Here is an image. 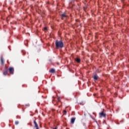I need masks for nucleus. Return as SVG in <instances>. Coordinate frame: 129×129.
I'll use <instances>...</instances> for the list:
<instances>
[{"instance_id":"13","label":"nucleus","mask_w":129,"mask_h":129,"mask_svg":"<svg viewBox=\"0 0 129 129\" xmlns=\"http://www.w3.org/2000/svg\"><path fill=\"white\" fill-rule=\"evenodd\" d=\"M19 121H15V124L16 125H18V124H19Z\"/></svg>"},{"instance_id":"10","label":"nucleus","mask_w":129,"mask_h":129,"mask_svg":"<svg viewBox=\"0 0 129 129\" xmlns=\"http://www.w3.org/2000/svg\"><path fill=\"white\" fill-rule=\"evenodd\" d=\"M76 62H77V63H80V62L81 61V60L79 58H76Z\"/></svg>"},{"instance_id":"2","label":"nucleus","mask_w":129,"mask_h":129,"mask_svg":"<svg viewBox=\"0 0 129 129\" xmlns=\"http://www.w3.org/2000/svg\"><path fill=\"white\" fill-rule=\"evenodd\" d=\"M99 117H106V114L104 113V110H103V111L99 113Z\"/></svg>"},{"instance_id":"12","label":"nucleus","mask_w":129,"mask_h":129,"mask_svg":"<svg viewBox=\"0 0 129 129\" xmlns=\"http://www.w3.org/2000/svg\"><path fill=\"white\" fill-rule=\"evenodd\" d=\"M67 113V110H63V114L64 115H66Z\"/></svg>"},{"instance_id":"9","label":"nucleus","mask_w":129,"mask_h":129,"mask_svg":"<svg viewBox=\"0 0 129 129\" xmlns=\"http://www.w3.org/2000/svg\"><path fill=\"white\" fill-rule=\"evenodd\" d=\"M49 72H50V73H55V69H51L49 70Z\"/></svg>"},{"instance_id":"14","label":"nucleus","mask_w":129,"mask_h":129,"mask_svg":"<svg viewBox=\"0 0 129 129\" xmlns=\"http://www.w3.org/2000/svg\"><path fill=\"white\" fill-rule=\"evenodd\" d=\"M57 100H58V101L60 102V97H58L57 98Z\"/></svg>"},{"instance_id":"15","label":"nucleus","mask_w":129,"mask_h":129,"mask_svg":"<svg viewBox=\"0 0 129 129\" xmlns=\"http://www.w3.org/2000/svg\"><path fill=\"white\" fill-rule=\"evenodd\" d=\"M47 27H44V30H45V31H47Z\"/></svg>"},{"instance_id":"11","label":"nucleus","mask_w":129,"mask_h":129,"mask_svg":"<svg viewBox=\"0 0 129 129\" xmlns=\"http://www.w3.org/2000/svg\"><path fill=\"white\" fill-rule=\"evenodd\" d=\"M94 80H97V79H98V76H97V75H94Z\"/></svg>"},{"instance_id":"6","label":"nucleus","mask_w":129,"mask_h":129,"mask_svg":"<svg viewBox=\"0 0 129 129\" xmlns=\"http://www.w3.org/2000/svg\"><path fill=\"white\" fill-rule=\"evenodd\" d=\"M75 119H76V118H74V117L72 118L71 120V123L73 124L74 122H75Z\"/></svg>"},{"instance_id":"8","label":"nucleus","mask_w":129,"mask_h":129,"mask_svg":"<svg viewBox=\"0 0 129 129\" xmlns=\"http://www.w3.org/2000/svg\"><path fill=\"white\" fill-rule=\"evenodd\" d=\"M3 74H4V75H5V76L8 75V69H6V70H5V71H4Z\"/></svg>"},{"instance_id":"3","label":"nucleus","mask_w":129,"mask_h":129,"mask_svg":"<svg viewBox=\"0 0 129 129\" xmlns=\"http://www.w3.org/2000/svg\"><path fill=\"white\" fill-rule=\"evenodd\" d=\"M9 71L10 74H14V71H15L14 68L13 67L9 68Z\"/></svg>"},{"instance_id":"1","label":"nucleus","mask_w":129,"mask_h":129,"mask_svg":"<svg viewBox=\"0 0 129 129\" xmlns=\"http://www.w3.org/2000/svg\"><path fill=\"white\" fill-rule=\"evenodd\" d=\"M55 46L56 48H63L64 47V43L62 40H55Z\"/></svg>"},{"instance_id":"4","label":"nucleus","mask_w":129,"mask_h":129,"mask_svg":"<svg viewBox=\"0 0 129 129\" xmlns=\"http://www.w3.org/2000/svg\"><path fill=\"white\" fill-rule=\"evenodd\" d=\"M60 17H61V20H63L64 18H67V15L66 14L63 13L61 15Z\"/></svg>"},{"instance_id":"5","label":"nucleus","mask_w":129,"mask_h":129,"mask_svg":"<svg viewBox=\"0 0 129 129\" xmlns=\"http://www.w3.org/2000/svg\"><path fill=\"white\" fill-rule=\"evenodd\" d=\"M1 65H5V59L1 57Z\"/></svg>"},{"instance_id":"7","label":"nucleus","mask_w":129,"mask_h":129,"mask_svg":"<svg viewBox=\"0 0 129 129\" xmlns=\"http://www.w3.org/2000/svg\"><path fill=\"white\" fill-rule=\"evenodd\" d=\"M34 123L35 124V126L36 127V129H39V126L38 125V124L37 123V122L36 121H34Z\"/></svg>"},{"instance_id":"16","label":"nucleus","mask_w":129,"mask_h":129,"mask_svg":"<svg viewBox=\"0 0 129 129\" xmlns=\"http://www.w3.org/2000/svg\"><path fill=\"white\" fill-rule=\"evenodd\" d=\"M84 11H85V7H84Z\"/></svg>"}]
</instances>
